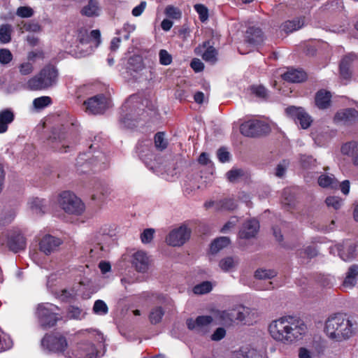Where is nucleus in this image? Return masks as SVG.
<instances>
[{
    "mask_svg": "<svg viewBox=\"0 0 358 358\" xmlns=\"http://www.w3.org/2000/svg\"><path fill=\"white\" fill-rule=\"evenodd\" d=\"M307 327L302 320L290 315L273 321L268 326L271 337L283 343H292L302 338Z\"/></svg>",
    "mask_w": 358,
    "mask_h": 358,
    "instance_id": "1",
    "label": "nucleus"
},
{
    "mask_svg": "<svg viewBox=\"0 0 358 358\" xmlns=\"http://www.w3.org/2000/svg\"><path fill=\"white\" fill-rule=\"evenodd\" d=\"M73 127V120L69 114L59 115L58 123L52 127L47 139L48 145L54 151L67 152L70 148Z\"/></svg>",
    "mask_w": 358,
    "mask_h": 358,
    "instance_id": "2",
    "label": "nucleus"
},
{
    "mask_svg": "<svg viewBox=\"0 0 358 358\" xmlns=\"http://www.w3.org/2000/svg\"><path fill=\"white\" fill-rule=\"evenodd\" d=\"M352 322L342 313L330 315L325 322L324 331L331 340L341 342L350 338L354 332Z\"/></svg>",
    "mask_w": 358,
    "mask_h": 358,
    "instance_id": "3",
    "label": "nucleus"
},
{
    "mask_svg": "<svg viewBox=\"0 0 358 358\" xmlns=\"http://www.w3.org/2000/svg\"><path fill=\"white\" fill-rule=\"evenodd\" d=\"M98 146L91 144L87 153H80L76 159L78 171L83 173L92 171H99L107 166L106 155L101 151L97 150Z\"/></svg>",
    "mask_w": 358,
    "mask_h": 358,
    "instance_id": "4",
    "label": "nucleus"
},
{
    "mask_svg": "<svg viewBox=\"0 0 358 358\" xmlns=\"http://www.w3.org/2000/svg\"><path fill=\"white\" fill-rule=\"evenodd\" d=\"M58 71L52 65L45 66L38 74L31 77L27 82V87L32 91L47 90L57 83Z\"/></svg>",
    "mask_w": 358,
    "mask_h": 358,
    "instance_id": "5",
    "label": "nucleus"
},
{
    "mask_svg": "<svg viewBox=\"0 0 358 358\" xmlns=\"http://www.w3.org/2000/svg\"><path fill=\"white\" fill-rule=\"evenodd\" d=\"M203 34L208 38L203 41V60L215 64L218 61L220 35L212 29H206Z\"/></svg>",
    "mask_w": 358,
    "mask_h": 358,
    "instance_id": "6",
    "label": "nucleus"
},
{
    "mask_svg": "<svg viewBox=\"0 0 358 358\" xmlns=\"http://www.w3.org/2000/svg\"><path fill=\"white\" fill-rule=\"evenodd\" d=\"M60 207L67 213L79 215L85 210V204L75 194L64 191L59 194Z\"/></svg>",
    "mask_w": 358,
    "mask_h": 358,
    "instance_id": "7",
    "label": "nucleus"
},
{
    "mask_svg": "<svg viewBox=\"0 0 358 358\" xmlns=\"http://www.w3.org/2000/svg\"><path fill=\"white\" fill-rule=\"evenodd\" d=\"M123 112H127L124 116V122L127 121L138 122L141 120L145 110L143 104L141 102L139 97L132 95L125 101L122 107Z\"/></svg>",
    "mask_w": 358,
    "mask_h": 358,
    "instance_id": "8",
    "label": "nucleus"
},
{
    "mask_svg": "<svg viewBox=\"0 0 358 358\" xmlns=\"http://www.w3.org/2000/svg\"><path fill=\"white\" fill-rule=\"evenodd\" d=\"M6 244L8 249L16 253L26 248V239L20 231L11 230L0 234V245Z\"/></svg>",
    "mask_w": 358,
    "mask_h": 358,
    "instance_id": "9",
    "label": "nucleus"
},
{
    "mask_svg": "<svg viewBox=\"0 0 358 358\" xmlns=\"http://www.w3.org/2000/svg\"><path fill=\"white\" fill-rule=\"evenodd\" d=\"M110 99L108 96L103 94H99L86 99L83 105L85 111L89 114L100 115L110 107Z\"/></svg>",
    "mask_w": 358,
    "mask_h": 358,
    "instance_id": "10",
    "label": "nucleus"
},
{
    "mask_svg": "<svg viewBox=\"0 0 358 358\" xmlns=\"http://www.w3.org/2000/svg\"><path fill=\"white\" fill-rule=\"evenodd\" d=\"M60 308L52 303H41L38 306L37 308V315L42 326L45 327H54L59 318L56 310H59Z\"/></svg>",
    "mask_w": 358,
    "mask_h": 358,
    "instance_id": "11",
    "label": "nucleus"
},
{
    "mask_svg": "<svg viewBox=\"0 0 358 358\" xmlns=\"http://www.w3.org/2000/svg\"><path fill=\"white\" fill-rule=\"evenodd\" d=\"M41 345L49 352L56 354L64 353L67 349L68 343L65 336L60 334H46Z\"/></svg>",
    "mask_w": 358,
    "mask_h": 358,
    "instance_id": "12",
    "label": "nucleus"
},
{
    "mask_svg": "<svg viewBox=\"0 0 358 358\" xmlns=\"http://www.w3.org/2000/svg\"><path fill=\"white\" fill-rule=\"evenodd\" d=\"M241 133L248 137L265 136L271 131L268 124L257 120H251L242 123L240 126Z\"/></svg>",
    "mask_w": 358,
    "mask_h": 358,
    "instance_id": "13",
    "label": "nucleus"
},
{
    "mask_svg": "<svg viewBox=\"0 0 358 358\" xmlns=\"http://www.w3.org/2000/svg\"><path fill=\"white\" fill-rule=\"evenodd\" d=\"M213 317L217 324L226 327L232 326L236 321L243 322L245 318L243 312L238 308L217 310L213 313Z\"/></svg>",
    "mask_w": 358,
    "mask_h": 358,
    "instance_id": "14",
    "label": "nucleus"
},
{
    "mask_svg": "<svg viewBox=\"0 0 358 358\" xmlns=\"http://www.w3.org/2000/svg\"><path fill=\"white\" fill-rule=\"evenodd\" d=\"M190 235V229L185 226H181L170 231L166 238V241L169 245L179 247L189 240Z\"/></svg>",
    "mask_w": 358,
    "mask_h": 358,
    "instance_id": "15",
    "label": "nucleus"
},
{
    "mask_svg": "<svg viewBox=\"0 0 358 358\" xmlns=\"http://www.w3.org/2000/svg\"><path fill=\"white\" fill-rule=\"evenodd\" d=\"M204 207L206 209L214 208L215 211H232L237 208V203L232 198H224L218 201H206Z\"/></svg>",
    "mask_w": 358,
    "mask_h": 358,
    "instance_id": "16",
    "label": "nucleus"
},
{
    "mask_svg": "<svg viewBox=\"0 0 358 358\" xmlns=\"http://www.w3.org/2000/svg\"><path fill=\"white\" fill-rule=\"evenodd\" d=\"M136 152L139 158L145 164L154 157L153 146L150 140L139 141L136 146Z\"/></svg>",
    "mask_w": 358,
    "mask_h": 358,
    "instance_id": "17",
    "label": "nucleus"
},
{
    "mask_svg": "<svg viewBox=\"0 0 358 358\" xmlns=\"http://www.w3.org/2000/svg\"><path fill=\"white\" fill-rule=\"evenodd\" d=\"M62 243V241L60 238L47 234L40 241L39 249L42 252L48 255L54 252Z\"/></svg>",
    "mask_w": 358,
    "mask_h": 358,
    "instance_id": "18",
    "label": "nucleus"
},
{
    "mask_svg": "<svg viewBox=\"0 0 358 358\" xmlns=\"http://www.w3.org/2000/svg\"><path fill=\"white\" fill-rule=\"evenodd\" d=\"M149 263V257L143 251H137L132 256V264L139 273H145L148 270Z\"/></svg>",
    "mask_w": 358,
    "mask_h": 358,
    "instance_id": "19",
    "label": "nucleus"
},
{
    "mask_svg": "<svg viewBox=\"0 0 358 358\" xmlns=\"http://www.w3.org/2000/svg\"><path fill=\"white\" fill-rule=\"evenodd\" d=\"M259 229V223L256 219L246 221L239 231L241 238L249 239L255 237Z\"/></svg>",
    "mask_w": 358,
    "mask_h": 358,
    "instance_id": "20",
    "label": "nucleus"
},
{
    "mask_svg": "<svg viewBox=\"0 0 358 358\" xmlns=\"http://www.w3.org/2000/svg\"><path fill=\"white\" fill-rule=\"evenodd\" d=\"M354 55H348L342 58L339 64L340 77L343 80H350L352 77V71L350 69L352 62L355 59Z\"/></svg>",
    "mask_w": 358,
    "mask_h": 358,
    "instance_id": "21",
    "label": "nucleus"
},
{
    "mask_svg": "<svg viewBox=\"0 0 358 358\" xmlns=\"http://www.w3.org/2000/svg\"><path fill=\"white\" fill-rule=\"evenodd\" d=\"M331 94L324 89L318 90L315 95V106L320 110L329 108L331 104Z\"/></svg>",
    "mask_w": 358,
    "mask_h": 358,
    "instance_id": "22",
    "label": "nucleus"
},
{
    "mask_svg": "<svg viewBox=\"0 0 358 358\" xmlns=\"http://www.w3.org/2000/svg\"><path fill=\"white\" fill-rule=\"evenodd\" d=\"M262 30L256 27H250L245 32V41L251 45H259L264 41Z\"/></svg>",
    "mask_w": 358,
    "mask_h": 358,
    "instance_id": "23",
    "label": "nucleus"
},
{
    "mask_svg": "<svg viewBox=\"0 0 358 358\" xmlns=\"http://www.w3.org/2000/svg\"><path fill=\"white\" fill-rule=\"evenodd\" d=\"M282 78L289 83H301L307 79V74L301 69H289L282 75Z\"/></svg>",
    "mask_w": 358,
    "mask_h": 358,
    "instance_id": "24",
    "label": "nucleus"
},
{
    "mask_svg": "<svg viewBox=\"0 0 358 358\" xmlns=\"http://www.w3.org/2000/svg\"><path fill=\"white\" fill-rule=\"evenodd\" d=\"M334 119L336 121L354 122L358 120V110L352 108L341 110L336 113Z\"/></svg>",
    "mask_w": 358,
    "mask_h": 358,
    "instance_id": "25",
    "label": "nucleus"
},
{
    "mask_svg": "<svg viewBox=\"0 0 358 358\" xmlns=\"http://www.w3.org/2000/svg\"><path fill=\"white\" fill-rule=\"evenodd\" d=\"M358 276V265L352 264L346 273L342 285L345 288H352L357 283Z\"/></svg>",
    "mask_w": 358,
    "mask_h": 358,
    "instance_id": "26",
    "label": "nucleus"
},
{
    "mask_svg": "<svg viewBox=\"0 0 358 358\" xmlns=\"http://www.w3.org/2000/svg\"><path fill=\"white\" fill-rule=\"evenodd\" d=\"M145 67L143 58L140 55H134L130 57L127 64V70L128 72L138 73Z\"/></svg>",
    "mask_w": 358,
    "mask_h": 358,
    "instance_id": "27",
    "label": "nucleus"
},
{
    "mask_svg": "<svg viewBox=\"0 0 358 358\" xmlns=\"http://www.w3.org/2000/svg\"><path fill=\"white\" fill-rule=\"evenodd\" d=\"M15 118L13 112L8 108L0 111V134L5 133Z\"/></svg>",
    "mask_w": 358,
    "mask_h": 358,
    "instance_id": "28",
    "label": "nucleus"
},
{
    "mask_svg": "<svg viewBox=\"0 0 358 358\" xmlns=\"http://www.w3.org/2000/svg\"><path fill=\"white\" fill-rule=\"evenodd\" d=\"M95 192L92 195V199L104 201L110 194V188L108 185L99 182L95 186Z\"/></svg>",
    "mask_w": 358,
    "mask_h": 358,
    "instance_id": "29",
    "label": "nucleus"
},
{
    "mask_svg": "<svg viewBox=\"0 0 358 358\" xmlns=\"http://www.w3.org/2000/svg\"><path fill=\"white\" fill-rule=\"evenodd\" d=\"M100 7L97 0H90L88 3L80 10V14L83 16L92 17L99 15Z\"/></svg>",
    "mask_w": 358,
    "mask_h": 358,
    "instance_id": "30",
    "label": "nucleus"
},
{
    "mask_svg": "<svg viewBox=\"0 0 358 358\" xmlns=\"http://www.w3.org/2000/svg\"><path fill=\"white\" fill-rule=\"evenodd\" d=\"M339 255L341 258L345 262L355 259L357 256L356 245L350 244L343 246L341 249H339Z\"/></svg>",
    "mask_w": 358,
    "mask_h": 358,
    "instance_id": "31",
    "label": "nucleus"
},
{
    "mask_svg": "<svg viewBox=\"0 0 358 358\" xmlns=\"http://www.w3.org/2000/svg\"><path fill=\"white\" fill-rule=\"evenodd\" d=\"M303 25V20L301 18H295L292 20L285 21L282 24L280 28L286 34L292 33L298 30Z\"/></svg>",
    "mask_w": 358,
    "mask_h": 358,
    "instance_id": "32",
    "label": "nucleus"
},
{
    "mask_svg": "<svg viewBox=\"0 0 358 358\" xmlns=\"http://www.w3.org/2000/svg\"><path fill=\"white\" fill-rule=\"evenodd\" d=\"M230 244V239L226 236L215 238L210 244V250L212 254H216L220 250Z\"/></svg>",
    "mask_w": 358,
    "mask_h": 358,
    "instance_id": "33",
    "label": "nucleus"
},
{
    "mask_svg": "<svg viewBox=\"0 0 358 358\" xmlns=\"http://www.w3.org/2000/svg\"><path fill=\"white\" fill-rule=\"evenodd\" d=\"M13 27L10 24L0 25V42L2 44L9 43L12 40Z\"/></svg>",
    "mask_w": 358,
    "mask_h": 358,
    "instance_id": "34",
    "label": "nucleus"
},
{
    "mask_svg": "<svg viewBox=\"0 0 358 358\" xmlns=\"http://www.w3.org/2000/svg\"><path fill=\"white\" fill-rule=\"evenodd\" d=\"M341 152L348 156H351L352 158L358 152V143L352 141L344 143L341 147Z\"/></svg>",
    "mask_w": 358,
    "mask_h": 358,
    "instance_id": "35",
    "label": "nucleus"
},
{
    "mask_svg": "<svg viewBox=\"0 0 358 358\" xmlns=\"http://www.w3.org/2000/svg\"><path fill=\"white\" fill-rule=\"evenodd\" d=\"M164 310L161 306L152 308L149 315V320L152 324H157L162 321Z\"/></svg>",
    "mask_w": 358,
    "mask_h": 358,
    "instance_id": "36",
    "label": "nucleus"
},
{
    "mask_svg": "<svg viewBox=\"0 0 358 358\" xmlns=\"http://www.w3.org/2000/svg\"><path fill=\"white\" fill-rule=\"evenodd\" d=\"M83 310L76 306H69L67 310L68 317L71 320H80L85 317Z\"/></svg>",
    "mask_w": 358,
    "mask_h": 358,
    "instance_id": "37",
    "label": "nucleus"
},
{
    "mask_svg": "<svg viewBox=\"0 0 358 358\" xmlns=\"http://www.w3.org/2000/svg\"><path fill=\"white\" fill-rule=\"evenodd\" d=\"M277 272L273 269H257L255 273V277L257 279L264 280L271 279L276 276Z\"/></svg>",
    "mask_w": 358,
    "mask_h": 358,
    "instance_id": "38",
    "label": "nucleus"
},
{
    "mask_svg": "<svg viewBox=\"0 0 358 358\" xmlns=\"http://www.w3.org/2000/svg\"><path fill=\"white\" fill-rule=\"evenodd\" d=\"M52 103L50 96H43L34 99L33 106L36 109H43Z\"/></svg>",
    "mask_w": 358,
    "mask_h": 358,
    "instance_id": "39",
    "label": "nucleus"
},
{
    "mask_svg": "<svg viewBox=\"0 0 358 358\" xmlns=\"http://www.w3.org/2000/svg\"><path fill=\"white\" fill-rule=\"evenodd\" d=\"M45 200L39 199L38 197L34 198L30 202V208L31 210H34L36 213H41L43 214L45 213Z\"/></svg>",
    "mask_w": 358,
    "mask_h": 358,
    "instance_id": "40",
    "label": "nucleus"
},
{
    "mask_svg": "<svg viewBox=\"0 0 358 358\" xmlns=\"http://www.w3.org/2000/svg\"><path fill=\"white\" fill-rule=\"evenodd\" d=\"M155 146L159 150H164L167 148L168 142L164 138V132H157L154 137Z\"/></svg>",
    "mask_w": 358,
    "mask_h": 358,
    "instance_id": "41",
    "label": "nucleus"
},
{
    "mask_svg": "<svg viewBox=\"0 0 358 358\" xmlns=\"http://www.w3.org/2000/svg\"><path fill=\"white\" fill-rule=\"evenodd\" d=\"M312 348L317 355L323 354L326 349L325 341L321 338H315L312 342Z\"/></svg>",
    "mask_w": 358,
    "mask_h": 358,
    "instance_id": "42",
    "label": "nucleus"
},
{
    "mask_svg": "<svg viewBox=\"0 0 358 358\" xmlns=\"http://www.w3.org/2000/svg\"><path fill=\"white\" fill-rule=\"evenodd\" d=\"M77 41L82 45L88 44L90 42V36L86 28L81 27L78 29Z\"/></svg>",
    "mask_w": 358,
    "mask_h": 358,
    "instance_id": "43",
    "label": "nucleus"
},
{
    "mask_svg": "<svg viewBox=\"0 0 358 358\" xmlns=\"http://www.w3.org/2000/svg\"><path fill=\"white\" fill-rule=\"evenodd\" d=\"M93 311L96 314L106 315L108 312V308L103 301L99 299L94 303Z\"/></svg>",
    "mask_w": 358,
    "mask_h": 358,
    "instance_id": "44",
    "label": "nucleus"
},
{
    "mask_svg": "<svg viewBox=\"0 0 358 358\" xmlns=\"http://www.w3.org/2000/svg\"><path fill=\"white\" fill-rule=\"evenodd\" d=\"M187 328L192 331H200L201 329V315L196 317L195 320L188 318L186 320Z\"/></svg>",
    "mask_w": 358,
    "mask_h": 358,
    "instance_id": "45",
    "label": "nucleus"
},
{
    "mask_svg": "<svg viewBox=\"0 0 358 358\" xmlns=\"http://www.w3.org/2000/svg\"><path fill=\"white\" fill-rule=\"evenodd\" d=\"M301 115L302 116H299L296 123H299L301 127L303 129H308L312 123L311 117L305 111V110L301 113Z\"/></svg>",
    "mask_w": 358,
    "mask_h": 358,
    "instance_id": "46",
    "label": "nucleus"
},
{
    "mask_svg": "<svg viewBox=\"0 0 358 358\" xmlns=\"http://www.w3.org/2000/svg\"><path fill=\"white\" fill-rule=\"evenodd\" d=\"M325 203L328 207H331L334 210H338L342 206V199L338 196H330L326 198Z\"/></svg>",
    "mask_w": 358,
    "mask_h": 358,
    "instance_id": "47",
    "label": "nucleus"
},
{
    "mask_svg": "<svg viewBox=\"0 0 358 358\" xmlns=\"http://www.w3.org/2000/svg\"><path fill=\"white\" fill-rule=\"evenodd\" d=\"M304 110V109L301 107H296V106H289L287 107L285 110L286 113L291 118H292L295 122L297 121L299 116L301 115V113Z\"/></svg>",
    "mask_w": 358,
    "mask_h": 358,
    "instance_id": "48",
    "label": "nucleus"
},
{
    "mask_svg": "<svg viewBox=\"0 0 358 358\" xmlns=\"http://www.w3.org/2000/svg\"><path fill=\"white\" fill-rule=\"evenodd\" d=\"M219 266L223 271H229L235 266L234 259L231 257H227L222 259L219 262Z\"/></svg>",
    "mask_w": 358,
    "mask_h": 358,
    "instance_id": "49",
    "label": "nucleus"
},
{
    "mask_svg": "<svg viewBox=\"0 0 358 358\" xmlns=\"http://www.w3.org/2000/svg\"><path fill=\"white\" fill-rule=\"evenodd\" d=\"M250 90L257 97L266 99L268 96L267 90L262 85H252Z\"/></svg>",
    "mask_w": 358,
    "mask_h": 358,
    "instance_id": "50",
    "label": "nucleus"
},
{
    "mask_svg": "<svg viewBox=\"0 0 358 358\" xmlns=\"http://www.w3.org/2000/svg\"><path fill=\"white\" fill-rule=\"evenodd\" d=\"M159 63L164 66H168L171 64L173 57L166 50L162 49L159 52Z\"/></svg>",
    "mask_w": 358,
    "mask_h": 358,
    "instance_id": "51",
    "label": "nucleus"
},
{
    "mask_svg": "<svg viewBox=\"0 0 358 358\" xmlns=\"http://www.w3.org/2000/svg\"><path fill=\"white\" fill-rule=\"evenodd\" d=\"M34 13V10L29 6H20L16 10V15L22 18L31 17Z\"/></svg>",
    "mask_w": 358,
    "mask_h": 358,
    "instance_id": "52",
    "label": "nucleus"
},
{
    "mask_svg": "<svg viewBox=\"0 0 358 358\" xmlns=\"http://www.w3.org/2000/svg\"><path fill=\"white\" fill-rule=\"evenodd\" d=\"M13 54L6 48L0 49V63L3 65L9 64L13 59Z\"/></svg>",
    "mask_w": 358,
    "mask_h": 358,
    "instance_id": "53",
    "label": "nucleus"
},
{
    "mask_svg": "<svg viewBox=\"0 0 358 358\" xmlns=\"http://www.w3.org/2000/svg\"><path fill=\"white\" fill-rule=\"evenodd\" d=\"M18 69L22 76H29L34 71V65L29 62H23L18 66Z\"/></svg>",
    "mask_w": 358,
    "mask_h": 358,
    "instance_id": "54",
    "label": "nucleus"
},
{
    "mask_svg": "<svg viewBox=\"0 0 358 358\" xmlns=\"http://www.w3.org/2000/svg\"><path fill=\"white\" fill-rule=\"evenodd\" d=\"M165 14L173 19H180L182 15L180 9L173 6H167L165 8Z\"/></svg>",
    "mask_w": 358,
    "mask_h": 358,
    "instance_id": "55",
    "label": "nucleus"
},
{
    "mask_svg": "<svg viewBox=\"0 0 358 358\" xmlns=\"http://www.w3.org/2000/svg\"><path fill=\"white\" fill-rule=\"evenodd\" d=\"M23 29L29 32H39L41 30V25L36 22H27L23 23Z\"/></svg>",
    "mask_w": 358,
    "mask_h": 358,
    "instance_id": "56",
    "label": "nucleus"
},
{
    "mask_svg": "<svg viewBox=\"0 0 358 358\" xmlns=\"http://www.w3.org/2000/svg\"><path fill=\"white\" fill-rule=\"evenodd\" d=\"M318 184L322 187H332L334 179L327 175L322 174L318 178Z\"/></svg>",
    "mask_w": 358,
    "mask_h": 358,
    "instance_id": "57",
    "label": "nucleus"
},
{
    "mask_svg": "<svg viewBox=\"0 0 358 358\" xmlns=\"http://www.w3.org/2000/svg\"><path fill=\"white\" fill-rule=\"evenodd\" d=\"M155 230L153 229H146L141 234V240L143 243H150L154 237Z\"/></svg>",
    "mask_w": 358,
    "mask_h": 358,
    "instance_id": "58",
    "label": "nucleus"
},
{
    "mask_svg": "<svg viewBox=\"0 0 358 358\" xmlns=\"http://www.w3.org/2000/svg\"><path fill=\"white\" fill-rule=\"evenodd\" d=\"M226 336V330L224 327L217 328L213 334L211 335L210 338L214 341H219L224 338Z\"/></svg>",
    "mask_w": 358,
    "mask_h": 358,
    "instance_id": "59",
    "label": "nucleus"
},
{
    "mask_svg": "<svg viewBox=\"0 0 358 358\" xmlns=\"http://www.w3.org/2000/svg\"><path fill=\"white\" fill-rule=\"evenodd\" d=\"M217 157L219 159V160L222 162V163H224V162H227L229 160V158H230V154L229 152L227 150L226 148H220L218 150H217Z\"/></svg>",
    "mask_w": 358,
    "mask_h": 358,
    "instance_id": "60",
    "label": "nucleus"
},
{
    "mask_svg": "<svg viewBox=\"0 0 358 358\" xmlns=\"http://www.w3.org/2000/svg\"><path fill=\"white\" fill-rule=\"evenodd\" d=\"M243 175L241 169H232L227 173V178L230 182H234L238 178Z\"/></svg>",
    "mask_w": 358,
    "mask_h": 358,
    "instance_id": "61",
    "label": "nucleus"
},
{
    "mask_svg": "<svg viewBox=\"0 0 358 358\" xmlns=\"http://www.w3.org/2000/svg\"><path fill=\"white\" fill-rule=\"evenodd\" d=\"M146 7V2L143 1L138 6L132 9L131 13L134 17L140 16Z\"/></svg>",
    "mask_w": 358,
    "mask_h": 358,
    "instance_id": "62",
    "label": "nucleus"
},
{
    "mask_svg": "<svg viewBox=\"0 0 358 358\" xmlns=\"http://www.w3.org/2000/svg\"><path fill=\"white\" fill-rule=\"evenodd\" d=\"M90 41L92 39L95 41L96 46H98L101 43V32L99 29L92 30L90 34Z\"/></svg>",
    "mask_w": 358,
    "mask_h": 358,
    "instance_id": "63",
    "label": "nucleus"
},
{
    "mask_svg": "<svg viewBox=\"0 0 358 358\" xmlns=\"http://www.w3.org/2000/svg\"><path fill=\"white\" fill-rule=\"evenodd\" d=\"M37 57H39V58H43V53L42 51H38V52H36V51H31V52H29L28 54H27V59H28V62H34L36 58Z\"/></svg>",
    "mask_w": 358,
    "mask_h": 358,
    "instance_id": "64",
    "label": "nucleus"
}]
</instances>
